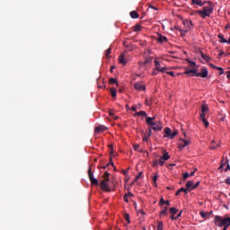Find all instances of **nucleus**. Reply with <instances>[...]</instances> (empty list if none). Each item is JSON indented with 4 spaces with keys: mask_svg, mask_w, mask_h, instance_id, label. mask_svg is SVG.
<instances>
[{
    "mask_svg": "<svg viewBox=\"0 0 230 230\" xmlns=\"http://www.w3.org/2000/svg\"><path fill=\"white\" fill-rule=\"evenodd\" d=\"M217 70L219 71V75H224V68L217 66Z\"/></svg>",
    "mask_w": 230,
    "mask_h": 230,
    "instance_id": "obj_41",
    "label": "nucleus"
},
{
    "mask_svg": "<svg viewBox=\"0 0 230 230\" xmlns=\"http://www.w3.org/2000/svg\"><path fill=\"white\" fill-rule=\"evenodd\" d=\"M109 84H116V85H118V81H116L114 77H111L109 80Z\"/></svg>",
    "mask_w": 230,
    "mask_h": 230,
    "instance_id": "obj_35",
    "label": "nucleus"
},
{
    "mask_svg": "<svg viewBox=\"0 0 230 230\" xmlns=\"http://www.w3.org/2000/svg\"><path fill=\"white\" fill-rule=\"evenodd\" d=\"M105 130H107V127L103 126V125H100L98 127L95 128V132H105Z\"/></svg>",
    "mask_w": 230,
    "mask_h": 230,
    "instance_id": "obj_16",
    "label": "nucleus"
},
{
    "mask_svg": "<svg viewBox=\"0 0 230 230\" xmlns=\"http://www.w3.org/2000/svg\"><path fill=\"white\" fill-rule=\"evenodd\" d=\"M155 68L159 73H164V71H166L168 69V68H166V66H162L161 63L157 60H155Z\"/></svg>",
    "mask_w": 230,
    "mask_h": 230,
    "instance_id": "obj_4",
    "label": "nucleus"
},
{
    "mask_svg": "<svg viewBox=\"0 0 230 230\" xmlns=\"http://www.w3.org/2000/svg\"><path fill=\"white\" fill-rule=\"evenodd\" d=\"M161 158L164 160V161H168V159H170V155H168V153H164L163 155V156H161Z\"/></svg>",
    "mask_w": 230,
    "mask_h": 230,
    "instance_id": "obj_31",
    "label": "nucleus"
},
{
    "mask_svg": "<svg viewBox=\"0 0 230 230\" xmlns=\"http://www.w3.org/2000/svg\"><path fill=\"white\" fill-rule=\"evenodd\" d=\"M171 219L172 220H177V217H175V215L172 214V216H171Z\"/></svg>",
    "mask_w": 230,
    "mask_h": 230,
    "instance_id": "obj_59",
    "label": "nucleus"
},
{
    "mask_svg": "<svg viewBox=\"0 0 230 230\" xmlns=\"http://www.w3.org/2000/svg\"><path fill=\"white\" fill-rule=\"evenodd\" d=\"M134 87L137 91H146V86L145 84H143V83H136Z\"/></svg>",
    "mask_w": 230,
    "mask_h": 230,
    "instance_id": "obj_8",
    "label": "nucleus"
},
{
    "mask_svg": "<svg viewBox=\"0 0 230 230\" xmlns=\"http://www.w3.org/2000/svg\"><path fill=\"white\" fill-rule=\"evenodd\" d=\"M126 195H128V197H134V194H132V192H128Z\"/></svg>",
    "mask_w": 230,
    "mask_h": 230,
    "instance_id": "obj_61",
    "label": "nucleus"
},
{
    "mask_svg": "<svg viewBox=\"0 0 230 230\" xmlns=\"http://www.w3.org/2000/svg\"><path fill=\"white\" fill-rule=\"evenodd\" d=\"M208 3L209 5L203 7L202 11L200 10L196 11V13L200 15L201 19H206V17H211V15H213L215 5L213 4V2H208Z\"/></svg>",
    "mask_w": 230,
    "mask_h": 230,
    "instance_id": "obj_1",
    "label": "nucleus"
},
{
    "mask_svg": "<svg viewBox=\"0 0 230 230\" xmlns=\"http://www.w3.org/2000/svg\"><path fill=\"white\" fill-rule=\"evenodd\" d=\"M88 177L90 179L91 184H93V186H98V180L94 178V174L93 173V165L89 166Z\"/></svg>",
    "mask_w": 230,
    "mask_h": 230,
    "instance_id": "obj_3",
    "label": "nucleus"
},
{
    "mask_svg": "<svg viewBox=\"0 0 230 230\" xmlns=\"http://www.w3.org/2000/svg\"><path fill=\"white\" fill-rule=\"evenodd\" d=\"M200 217H202V218H206V217H208V214L204 213V211H201Z\"/></svg>",
    "mask_w": 230,
    "mask_h": 230,
    "instance_id": "obj_49",
    "label": "nucleus"
},
{
    "mask_svg": "<svg viewBox=\"0 0 230 230\" xmlns=\"http://www.w3.org/2000/svg\"><path fill=\"white\" fill-rule=\"evenodd\" d=\"M148 8H151L152 10H156V11L159 10V8L152 5L151 4H148Z\"/></svg>",
    "mask_w": 230,
    "mask_h": 230,
    "instance_id": "obj_44",
    "label": "nucleus"
},
{
    "mask_svg": "<svg viewBox=\"0 0 230 230\" xmlns=\"http://www.w3.org/2000/svg\"><path fill=\"white\" fill-rule=\"evenodd\" d=\"M110 91L112 98H116V94H117L116 88H111Z\"/></svg>",
    "mask_w": 230,
    "mask_h": 230,
    "instance_id": "obj_32",
    "label": "nucleus"
},
{
    "mask_svg": "<svg viewBox=\"0 0 230 230\" xmlns=\"http://www.w3.org/2000/svg\"><path fill=\"white\" fill-rule=\"evenodd\" d=\"M191 4H197L198 6H204L202 0H191Z\"/></svg>",
    "mask_w": 230,
    "mask_h": 230,
    "instance_id": "obj_20",
    "label": "nucleus"
},
{
    "mask_svg": "<svg viewBox=\"0 0 230 230\" xmlns=\"http://www.w3.org/2000/svg\"><path fill=\"white\" fill-rule=\"evenodd\" d=\"M127 62H128V60H127V58H125V54H121L119 57V64H122V66H127Z\"/></svg>",
    "mask_w": 230,
    "mask_h": 230,
    "instance_id": "obj_11",
    "label": "nucleus"
},
{
    "mask_svg": "<svg viewBox=\"0 0 230 230\" xmlns=\"http://www.w3.org/2000/svg\"><path fill=\"white\" fill-rule=\"evenodd\" d=\"M200 119L206 128L209 127V122L208 121V119H206V114H200Z\"/></svg>",
    "mask_w": 230,
    "mask_h": 230,
    "instance_id": "obj_15",
    "label": "nucleus"
},
{
    "mask_svg": "<svg viewBox=\"0 0 230 230\" xmlns=\"http://www.w3.org/2000/svg\"><path fill=\"white\" fill-rule=\"evenodd\" d=\"M190 66H191V67L197 66V63H195V61H189Z\"/></svg>",
    "mask_w": 230,
    "mask_h": 230,
    "instance_id": "obj_50",
    "label": "nucleus"
},
{
    "mask_svg": "<svg viewBox=\"0 0 230 230\" xmlns=\"http://www.w3.org/2000/svg\"><path fill=\"white\" fill-rule=\"evenodd\" d=\"M135 116H143L144 118H146V111H141L135 113Z\"/></svg>",
    "mask_w": 230,
    "mask_h": 230,
    "instance_id": "obj_28",
    "label": "nucleus"
},
{
    "mask_svg": "<svg viewBox=\"0 0 230 230\" xmlns=\"http://www.w3.org/2000/svg\"><path fill=\"white\" fill-rule=\"evenodd\" d=\"M133 148H134V150H136V152H137L139 150V144H135L133 146Z\"/></svg>",
    "mask_w": 230,
    "mask_h": 230,
    "instance_id": "obj_45",
    "label": "nucleus"
},
{
    "mask_svg": "<svg viewBox=\"0 0 230 230\" xmlns=\"http://www.w3.org/2000/svg\"><path fill=\"white\" fill-rule=\"evenodd\" d=\"M183 26H185V28H189V30H191L193 28V22H191L190 20H184Z\"/></svg>",
    "mask_w": 230,
    "mask_h": 230,
    "instance_id": "obj_13",
    "label": "nucleus"
},
{
    "mask_svg": "<svg viewBox=\"0 0 230 230\" xmlns=\"http://www.w3.org/2000/svg\"><path fill=\"white\" fill-rule=\"evenodd\" d=\"M188 193V189H184V188H181L180 190H178L175 193L176 197H179V195H181V193Z\"/></svg>",
    "mask_w": 230,
    "mask_h": 230,
    "instance_id": "obj_22",
    "label": "nucleus"
},
{
    "mask_svg": "<svg viewBox=\"0 0 230 230\" xmlns=\"http://www.w3.org/2000/svg\"><path fill=\"white\" fill-rule=\"evenodd\" d=\"M167 75H170V76H175V74L173 72H166Z\"/></svg>",
    "mask_w": 230,
    "mask_h": 230,
    "instance_id": "obj_54",
    "label": "nucleus"
},
{
    "mask_svg": "<svg viewBox=\"0 0 230 230\" xmlns=\"http://www.w3.org/2000/svg\"><path fill=\"white\" fill-rule=\"evenodd\" d=\"M159 75V72L156 68H154L152 71V76H157Z\"/></svg>",
    "mask_w": 230,
    "mask_h": 230,
    "instance_id": "obj_37",
    "label": "nucleus"
},
{
    "mask_svg": "<svg viewBox=\"0 0 230 230\" xmlns=\"http://www.w3.org/2000/svg\"><path fill=\"white\" fill-rule=\"evenodd\" d=\"M152 62V58H146L145 61L139 62L140 66H146V64H150Z\"/></svg>",
    "mask_w": 230,
    "mask_h": 230,
    "instance_id": "obj_18",
    "label": "nucleus"
},
{
    "mask_svg": "<svg viewBox=\"0 0 230 230\" xmlns=\"http://www.w3.org/2000/svg\"><path fill=\"white\" fill-rule=\"evenodd\" d=\"M124 202H128V195L124 196Z\"/></svg>",
    "mask_w": 230,
    "mask_h": 230,
    "instance_id": "obj_53",
    "label": "nucleus"
},
{
    "mask_svg": "<svg viewBox=\"0 0 230 230\" xmlns=\"http://www.w3.org/2000/svg\"><path fill=\"white\" fill-rule=\"evenodd\" d=\"M188 177H190V173L189 172L183 173V181H186L188 179Z\"/></svg>",
    "mask_w": 230,
    "mask_h": 230,
    "instance_id": "obj_43",
    "label": "nucleus"
},
{
    "mask_svg": "<svg viewBox=\"0 0 230 230\" xmlns=\"http://www.w3.org/2000/svg\"><path fill=\"white\" fill-rule=\"evenodd\" d=\"M141 175H143V172H139L138 175L136 176L134 182H137V181L141 179Z\"/></svg>",
    "mask_w": 230,
    "mask_h": 230,
    "instance_id": "obj_36",
    "label": "nucleus"
},
{
    "mask_svg": "<svg viewBox=\"0 0 230 230\" xmlns=\"http://www.w3.org/2000/svg\"><path fill=\"white\" fill-rule=\"evenodd\" d=\"M100 186L102 191H111V188H109V181L102 180L100 182Z\"/></svg>",
    "mask_w": 230,
    "mask_h": 230,
    "instance_id": "obj_5",
    "label": "nucleus"
},
{
    "mask_svg": "<svg viewBox=\"0 0 230 230\" xmlns=\"http://www.w3.org/2000/svg\"><path fill=\"white\" fill-rule=\"evenodd\" d=\"M134 31H141V25L136 24L134 26Z\"/></svg>",
    "mask_w": 230,
    "mask_h": 230,
    "instance_id": "obj_33",
    "label": "nucleus"
},
{
    "mask_svg": "<svg viewBox=\"0 0 230 230\" xmlns=\"http://www.w3.org/2000/svg\"><path fill=\"white\" fill-rule=\"evenodd\" d=\"M155 121V117H147L146 119V124L149 126V128H151V133L152 130H155V132H161V130H163V124L161 123V121Z\"/></svg>",
    "mask_w": 230,
    "mask_h": 230,
    "instance_id": "obj_2",
    "label": "nucleus"
},
{
    "mask_svg": "<svg viewBox=\"0 0 230 230\" xmlns=\"http://www.w3.org/2000/svg\"><path fill=\"white\" fill-rule=\"evenodd\" d=\"M111 150L110 152V155H111V158H110V163H108L106 164V168H108V166H114V163H112V156L114 157V148L112 147V146H111Z\"/></svg>",
    "mask_w": 230,
    "mask_h": 230,
    "instance_id": "obj_10",
    "label": "nucleus"
},
{
    "mask_svg": "<svg viewBox=\"0 0 230 230\" xmlns=\"http://www.w3.org/2000/svg\"><path fill=\"white\" fill-rule=\"evenodd\" d=\"M124 218L128 222V224H130V216H128V214H125Z\"/></svg>",
    "mask_w": 230,
    "mask_h": 230,
    "instance_id": "obj_39",
    "label": "nucleus"
},
{
    "mask_svg": "<svg viewBox=\"0 0 230 230\" xmlns=\"http://www.w3.org/2000/svg\"><path fill=\"white\" fill-rule=\"evenodd\" d=\"M218 170H224V161H222V164L219 166Z\"/></svg>",
    "mask_w": 230,
    "mask_h": 230,
    "instance_id": "obj_57",
    "label": "nucleus"
},
{
    "mask_svg": "<svg viewBox=\"0 0 230 230\" xmlns=\"http://www.w3.org/2000/svg\"><path fill=\"white\" fill-rule=\"evenodd\" d=\"M225 182H226V184H229V186H230V177L226 178L225 180Z\"/></svg>",
    "mask_w": 230,
    "mask_h": 230,
    "instance_id": "obj_52",
    "label": "nucleus"
},
{
    "mask_svg": "<svg viewBox=\"0 0 230 230\" xmlns=\"http://www.w3.org/2000/svg\"><path fill=\"white\" fill-rule=\"evenodd\" d=\"M199 185H200V181H197L196 184H194V190L195 188H199Z\"/></svg>",
    "mask_w": 230,
    "mask_h": 230,
    "instance_id": "obj_55",
    "label": "nucleus"
},
{
    "mask_svg": "<svg viewBox=\"0 0 230 230\" xmlns=\"http://www.w3.org/2000/svg\"><path fill=\"white\" fill-rule=\"evenodd\" d=\"M166 40H168V39L166 38V36L159 35V37H158V42H160L161 44H163V42H166Z\"/></svg>",
    "mask_w": 230,
    "mask_h": 230,
    "instance_id": "obj_25",
    "label": "nucleus"
},
{
    "mask_svg": "<svg viewBox=\"0 0 230 230\" xmlns=\"http://www.w3.org/2000/svg\"><path fill=\"white\" fill-rule=\"evenodd\" d=\"M200 56H201V58L206 60V62L211 61V58L209 56L204 54V52H200Z\"/></svg>",
    "mask_w": 230,
    "mask_h": 230,
    "instance_id": "obj_21",
    "label": "nucleus"
},
{
    "mask_svg": "<svg viewBox=\"0 0 230 230\" xmlns=\"http://www.w3.org/2000/svg\"><path fill=\"white\" fill-rule=\"evenodd\" d=\"M165 201L164 198H161L160 201H159V206H164Z\"/></svg>",
    "mask_w": 230,
    "mask_h": 230,
    "instance_id": "obj_42",
    "label": "nucleus"
},
{
    "mask_svg": "<svg viewBox=\"0 0 230 230\" xmlns=\"http://www.w3.org/2000/svg\"><path fill=\"white\" fill-rule=\"evenodd\" d=\"M188 145H190V141L183 140V143L180 144L179 147L181 148V150H182V148H186V146H188Z\"/></svg>",
    "mask_w": 230,
    "mask_h": 230,
    "instance_id": "obj_23",
    "label": "nucleus"
},
{
    "mask_svg": "<svg viewBox=\"0 0 230 230\" xmlns=\"http://www.w3.org/2000/svg\"><path fill=\"white\" fill-rule=\"evenodd\" d=\"M158 175H157V173L153 177V182H157V179H158Z\"/></svg>",
    "mask_w": 230,
    "mask_h": 230,
    "instance_id": "obj_47",
    "label": "nucleus"
},
{
    "mask_svg": "<svg viewBox=\"0 0 230 230\" xmlns=\"http://www.w3.org/2000/svg\"><path fill=\"white\" fill-rule=\"evenodd\" d=\"M164 204L165 206H170V200H166Z\"/></svg>",
    "mask_w": 230,
    "mask_h": 230,
    "instance_id": "obj_63",
    "label": "nucleus"
},
{
    "mask_svg": "<svg viewBox=\"0 0 230 230\" xmlns=\"http://www.w3.org/2000/svg\"><path fill=\"white\" fill-rule=\"evenodd\" d=\"M129 15H130V17H131L132 19H138V18H139V14H138L137 12H136V11L130 12Z\"/></svg>",
    "mask_w": 230,
    "mask_h": 230,
    "instance_id": "obj_24",
    "label": "nucleus"
},
{
    "mask_svg": "<svg viewBox=\"0 0 230 230\" xmlns=\"http://www.w3.org/2000/svg\"><path fill=\"white\" fill-rule=\"evenodd\" d=\"M131 111H133L134 112H136V111H137V107L132 106Z\"/></svg>",
    "mask_w": 230,
    "mask_h": 230,
    "instance_id": "obj_58",
    "label": "nucleus"
},
{
    "mask_svg": "<svg viewBox=\"0 0 230 230\" xmlns=\"http://www.w3.org/2000/svg\"><path fill=\"white\" fill-rule=\"evenodd\" d=\"M137 213H141V215H146V213L143 211V209H139Z\"/></svg>",
    "mask_w": 230,
    "mask_h": 230,
    "instance_id": "obj_62",
    "label": "nucleus"
},
{
    "mask_svg": "<svg viewBox=\"0 0 230 230\" xmlns=\"http://www.w3.org/2000/svg\"><path fill=\"white\" fill-rule=\"evenodd\" d=\"M109 114H110V116H111V118H114V111L110 110V111H109Z\"/></svg>",
    "mask_w": 230,
    "mask_h": 230,
    "instance_id": "obj_51",
    "label": "nucleus"
},
{
    "mask_svg": "<svg viewBox=\"0 0 230 230\" xmlns=\"http://www.w3.org/2000/svg\"><path fill=\"white\" fill-rule=\"evenodd\" d=\"M208 74H209V71H208V68L202 67L201 72L197 74V76H201V78H208Z\"/></svg>",
    "mask_w": 230,
    "mask_h": 230,
    "instance_id": "obj_6",
    "label": "nucleus"
},
{
    "mask_svg": "<svg viewBox=\"0 0 230 230\" xmlns=\"http://www.w3.org/2000/svg\"><path fill=\"white\" fill-rule=\"evenodd\" d=\"M208 66L212 67V69H217L218 66H215L213 63H209Z\"/></svg>",
    "mask_w": 230,
    "mask_h": 230,
    "instance_id": "obj_48",
    "label": "nucleus"
},
{
    "mask_svg": "<svg viewBox=\"0 0 230 230\" xmlns=\"http://www.w3.org/2000/svg\"><path fill=\"white\" fill-rule=\"evenodd\" d=\"M112 51V49L111 48H109L108 49H106L105 51V57L106 58H111V53Z\"/></svg>",
    "mask_w": 230,
    "mask_h": 230,
    "instance_id": "obj_29",
    "label": "nucleus"
},
{
    "mask_svg": "<svg viewBox=\"0 0 230 230\" xmlns=\"http://www.w3.org/2000/svg\"><path fill=\"white\" fill-rule=\"evenodd\" d=\"M157 164H160V166H163L164 164V160L162 158V157H160V159H156L155 162H154V164H153V166H157Z\"/></svg>",
    "mask_w": 230,
    "mask_h": 230,
    "instance_id": "obj_17",
    "label": "nucleus"
},
{
    "mask_svg": "<svg viewBox=\"0 0 230 230\" xmlns=\"http://www.w3.org/2000/svg\"><path fill=\"white\" fill-rule=\"evenodd\" d=\"M187 191H191V190H195V182L193 181H188L186 183Z\"/></svg>",
    "mask_w": 230,
    "mask_h": 230,
    "instance_id": "obj_7",
    "label": "nucleus"
},
{
    "mask_svg": "<svg viewBox=\"0 0 230 230\" xmlns=\"http://www.w3.org/2000/svg\"><path fill=\"white\" fill-rule=\"evenodd\" d=\"M225 164H226V168L225 169V171L226 172H227V170L230 171L229 159L226 158Z\"/></svg>",
    "mask_w": 230,
    "mask_h": 230,
    "instance_id": "obj_34",
    "label": "nucleus"
},
{
    "mask_svg": "<svg viewBox=\"0 0 230 230\" xmlns=\"http://www.w3.org/2000/svg\"><path fill=\"white\" fill-rule=\"evenodd\" d=\"M111 175V173H109V172H105L104 174H103V179L104 181H106L107 182H109L111 181V178H109Z\"/></svg>",
    "mask_w": 230,
    "mask_h": 230,
    "instance_id": "obj_27",
    "label": "nucleus"
},
{
    "mask_svg": "<svg viewBox=\"0 0 230 230\" xmlns=\"http://www.w3.org/2000/svg\"><path fill=\"white\" fill-rule=\"evenodd\" d=\"M180 31H181V37H185L186 33H188V30H180Z\"/></svg>",
    "mask_w": 230,
    "mask_h": 230,
    "instance_id": "obj_38",
    "label": "nucleus"
},
{
    "mask_svg": "<svg viewBox=\"0 0 230 230\" xmlns=\"http://www.w3.org/2000/svg\"><path fill=\"white\" fill-rule=\"evenodd\" d=\"M168 215V208L165 207L161 212H160V217H166Z\"/></svg>",
    "mask_w": 230,
    "mask_h": 230,
    "instance_id": "obj_26",
    "label": "nucleus"
},
{
    "mask_svg": "<svg viewBox=\"0 0 230 230\" xmlns=\"http://www.w3.org/2000/svg\"><path fill=\"white\" fill-rule=\"evenodd\" d=\"M197 71V69L187 70L183 73V75H187L188 76H197V75H199Z\"/></svg>",
    "mask_w": 230,
    "mask_h": 230,
    "instance_id": "obj_9",
    "label": "nucleus"
},
{
    "mask_svg": "<svg viewBox=\"0 0 230 230\" xmlns=\"http://www.w3.org/2000/svg\"><path fill=\"white\" fill-rule=\"evenodd\" d=\"M148 130L149 131L147 135L146 134L143 135V141H145L146 143H148V138H150V137L152 136V128H149Z\"/></svg>",
    "mask_w": 230,
    "mask_h": 230,
    "instance_id": "obj_12",
    "label": "nucleus"
},
{
    "mask_svg": "<svg viewBox=\"0 0 230 230\" xmlns=\"http://www.w3.org/2000/svg\"><path fill=\"white\" fill-rule=\"evenodd\" d=\"M181 216H182V211H181V212L176 216V218H181Z\"/></svg>",
    "mask_w": 230,
    "mask_h": 230,
    "instance_id": "obj_60",
    "label": "nucleus"
},
{
    "mask_svg": "<svg viewBox=\"0 0 230 230\" xmlns=\"http://www.w3.org/2000/svg\"><path fill=\"white\" fill-rule=\"evenodd\" d=\"M164 132V137H169L170 139H172V129L170 128H165Z\"/></svg>",
    "mask_w": 230,
    "mask_h": 230,
    "instance_id": "obj_14",
    "label": "nucleus"
},
{
    "mask_svg": "<svg viewBox=\"0 0 230 230\" xmlns=\"http://www.w3.org/2000/svg\"><path fill=\"white\" fill-rule=\"evenodd\" d=\"M170 213H172V215H177V213H179V209L172 207V208H170Z\"/></svg>",
    "mask_w": 230,
    "mask_h": 230,
    "instance_id": "obj_30",
    "label": "nucleus"
},
{
    "mask_svg": "<svg viewBox=\"0 0 230 230\" xmlns=\"http://www.w3.org/2000/svg\"><path fill=\"white\" fill-rule=\"evenodd\" d=\"M175 136H177L176 130H174L172 133H171V139H173V137H175Z\"/></svg>",
    "mask_w": 230,
    "mask_h": 230,
    "instance_id": "obj_46",
    "label": "nucleus"
},
{
    "mask_svg": "<svg viewBox=\"0 0 230 230\" xmlns=\"http://www.w3.org/2000/svg\"><path fill=\"white\" fill-rule=\"evenodd\" d=\"M195 172H197V170L190 172V173H189L190 177H193V175H195Z\"/></svg>",
    "mask_w": 230,
    "mask_h": 230,
    "instance_id": "obj_56",
    "label": "nucleus"
},
{
    "mask_svg": "<svg viewBox=\"0 0 230 230\" xmlns=\"http://www.w3.org/2000/svg\"><path fill=\"white\" fill-rule=\"evenodd\" d=\"M163 227H164V226H163V222H158V226H157V230H163Z\"/></svg>",
    "mask_w": 230,
    "mask_h": 230,
    "instance_id": "obj_40",
    "label": "nucleus"
},
{
    "mask_svg": "<svg viewBox=\"0 0 230 230\" xmlns=\"http://www.w3.org/2000/svg\"><path fill=\"white\" fill-rule=\"evenodd\" d=\"M226 78L230 79V72H226Z\"/></svg>",
    "mask_w": 230,
    "mask_h": 230,
    "instance_id": "obj_64",
    "label": "nucleus"
},
{
    "mask_svg": "<svg viewBox=\"0 0 230 230\" xmlns=\"http://www.w3.org/2000/svg\"><path fill=\"white\" fill-rule=\"evenodd\" d=\"M209 111V107H208V104H202L201 105V114H206Z\"/></svg>",
    "mask_w": 230,
    "mask_h": 230,
    "instance_id": "obj_19",
    "label": "nucleus"
}]
</instances>
